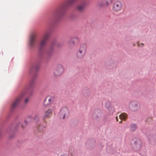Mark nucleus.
I'll use <instances>...</instances> for the list:
<instances>
[{"label": "nucleus", "instance_id": "nucleus-15", "mask_svg": "<svg viewBox=\"0 0 156 156\" xmlns=\"http://www.w3.org/2000/svg\"><path fill=\"white\" fill-rule=\"evenodd\" d=\"M101 115V112L100 110H96L93 114V116L95 119H97L100 117Z\"/></svg>", "mask_w": 156, "mask_h": 156}, {"label": "nucleus", "instance_id": "nucleus-19", "mask_svg": "<svg viewBox=\"0 0 156 156\" xmlns=\"http://www.w3.org/2000/svg\"><path fill=\"white\" fill-rule=\"evenodd\" d=\"M90 90L87 88H85L83 90V94L85 97L88 96L90 95Z\"/></svg>", "mask_w": 156, "mask_h": 156}, {"label": "nucleus", "instance_id": "nucleus-9", "mask_svg": "<svg viewBox=\"0 0 156 156\" xmlns=\"http://www.w3.org/2000/svg\"><path fill=\"white\" fill-rule=\"evenodd\" d=\"M49 36V33L47 32L44 34L42 40L40 42V47L41 48H42L45 46L46 42Z\"/></svg>", "mask_w": 156, "mask_h": 156}, {"label": "nucleus", "instance_id": "nucleus-12", "mask_svg": "<svg viewBox=\"0 0 156 156\" xmlns=\"http://www.w3.org/2000/svg\"><path fill=\"white\" fill-rule=\"evenodd\" d=\"M133 148L134 150L136 151H140L141 148V142L138 139H136L134 142Z\"/></svg>", "mask_w": 156, "mask_h": 156}, {"label": "nucleus", "instance_id": "nucleus-31", "mask_svg": "<svg viewBox=\"0 0 156 156\" xmlns=\"http://www.w3.org/2000/svg\"><path fill=\"white\" fill-rule=\"evenodd\" d=\"M61 156H68L67 155H62Z\"/></svg>", "mask_w": 156, "mask_h": 156}, {"label": "nucleus", "instance_id": "nucleus-4", "mask_svg": "<svg viewBox=\"0 0 156 156\" xmlns=\"http://www.w3.org/2000/svg\"><path fill=\"white\" fill-rule=\"evenodd\" d=\"M64 69L62 66L61 64L58 65L54 71L53 74L56 76L61 75L63 72Z\"/></svg>", "mask_w": 156, "mask_h": 156}, {"label": "nucleus", "instance_id": "nucleus-10", "mask_svg": "<svg viewBox=\"0 0 156 156\" xmlns=\"http://www.w3.org/2000/svg\"><path fill=\"white\" fill-rule=\"evenodd\" d=\"M54 100L53 96H48L45 99L44 104L45 106L49 105L54 102Z\"/></svg>", "mask_w": 156, "mask_h": 156}, {"label": "nucleus", "instance_id": "nucleus-14", "mask_svg": "<svg viewBox=\"0 0 156 156\" xmlns=\"http://www.w3.org/2000/svg\"><path fill=\"white\" fill-rule=\"evenodd\" d=\"M111 1V0H104L102 1H99L97 2L96 5L97 6L100 7L108 6L109 4V2Z\"/></svg>", "mask_w": 156, "mask_h": 156}, {"label": "nucleus", "instance_id": "nucleus-2", "mask_svg": "<svg viewBox=\"0 0 156 156\" xmlns=\"http://www.w3.org/2000/svg\"><path fill=\"white\" fill-rule=\"evenodd\" d=\"M27 92L26 91H23L20 95L18 96L13 101L11 105V108L14 109L17 107L22 99L26 95Z\"/></svg>", "mask_w": 156, "mask_h": 156}, {"label": "nucleus", "instance_id": "nucleus-24", "mask_svg": "<svg viewBox=\"0 0 156 156\" xmlns=\"http://www.w3.org/2000/svg\"><path fill=\"white\" fill-rule=\"evenodd\" d=\"M30 98L29 97L26 98L24 101V103L25 104H27L28 102V101L29 100Z\"/></svg>", "mask_w": 156, "mask_h": 156}, {"label": "nucleus", "instance_id": "nucleus-22", "mask_svg": "<svg viewBox=\"0 0 156 156\" xmlns=\"http://www.w3.org/2000/svg\"><path fill=\"white\" fill-rule=\"evenodd\" d=\"M35 81L34 79H31L30 82L29 84L31 87H32L34 84Z\"/></svg>", "mask_w": 156, "mask_h": 156}, {"label": "nucleus", "instance_id": "nucleus-20", "mask_svg": "<svg viewBox=\"0 0 156 156\" xmlns=\"http://www.w3.org/2000/svg\"><path fill=\"white\" fill-rule=\"evenodd\" d=\"M137 129V126L135 124H132L130 126V129L132 131H134Z\"/></svg>", "mask_w": 156, "mask_h": 156}, {"label": "nucleus", "instance_id": "nucleus-25", "mask_svg": "<svg viewBox=\"0 0 156 156\" xmlns=\"http://www.w3.org/2000/svg\"><path fill=\"white\" fill-rule=\"evenodd\" d=\"M152 119V118H148L147 120H146V121L147 122H148V123H150V122L151 121Z\"/></svg>", "mask_w": 156, "mask_h": 156}, {"label": "nucleus", "instance_id": "nucleus-28", "mask_svg": "<svg viewBox=\"0 0 156 156\" xmlns=\"http://www.w3.org/2000/svg\"><path fill=\"white\" fill-rule=\"evenodd\" d=\"M116 119L117 121H119L118 119V117L117 116L116 117Z\"/></svg>", "mask_w": 156, "mask_h": 156}, {"label": "nucleus", "instance_id": "nucleus-30", "mask_svg": "<svg viewBox=\"0 0 156 156\" xmlns=\"http://www.w3.org/2000/svg\"><path fill=\"white\" fill-rule=\"evenodd\" d=\"M25 124L26 125V124H27V121H25Z\"/></svg>", "mask_w": 156, "mask_h": 156}, {"label": "nucleus", "instance_id": "nucleus-1", "mask_svg": "<svg viewBox=\"0 0 156 156\" xmlns=\"http://www.w3.org/2000/svg\"><path fill=\"white\" fill-rule=\"evenodd\" d=\"M76 0H67L65 3L58 9L53 14V17L55 19L59 18L62 15L64 10L69 6L72 5Z\"/></svg>", "mask_w": 156, "mask_h": 156}, {"label": "nucleus", "instance_id": "nucleus-6", "mask_svg": "<svg viewBox=\"0 0 156 156\" xmlns=\"http://www.w3.org/2000/svg\"><path fill=\"white\" fill-rule=\"evenodd\" d=\"M122 3L119 1H116L114 4L113 10L115 12H118L122 10Z\"/></svg>", "mask_w": 156, "mask_h": 156}, {"label": "nucleus", "instance_id": "nucleus-16", "mask_svg": "<svg viewBox=\"0 0 156 156\" xmlns=\"http://www.w3.org/2000/svg\"><path fill=\"white\" fill-rule=\"evenodd\" d=\"M119 118L121 120V121L119 122H121V120H125L127 117V115L125 113H122L120 115H119Z\"/></svg>", "mask_w": 156, "mask_h": 156}, {"label": "nucleus", "instance_id": "nucleus-27", "mask_svg": "<svg viewBox=\"0 0 156 156\" xmlns=\"http://www.w3.org/2000/svg\"><path fill=\"white\" fill-rule=\"evenodd\" d=\"M38 118H39V117L37 115H36L35 116V118H34V119L35 120H36V119H38Z\"/></svg>", "mask_w": 156, "mask_h": 156}, {"label": "nucleus", "instance_id": "nucleus-8", "mask_svg": "<svg viewBox=\"0 0 156 156\" xmlns=\"http://www.w3.org/2000/svg\"><path fill=\"white\" fill-rule=\"evenodd\" d=\"M39 65L36 63H34L29 69V73L30 74H33L36 73L39 69Z\"/></svg>", "mask_w": 156, "mask_h": 156}, {"label": "nucleus", "instance_id": "nucleus-7", "mask_svg": "<svg viewBox=\"0 0 156 156\" xmlns=\"http://www.w3.org/2000/svg\"><path fill=\"white\" fill-rule=\"evenodd\" d=\"M69 112L67 108L66 107L62 108L59 113V116L60 119H64L68 115Z\"/></svg>", "mask_w": 156, "mask_h": 156}, {"label": "nucleus", "instance_id": "nucleus-18", "mask_svg": "<svg viewBox=\"0 0 156 156\" xmlns=\"http://www.w3.org/2000/svg\"><path fill=\"white\" fill-rule=\"evenodd\" d=\"M85 5L84 4H81L78 5L76 7V9L80 12L83 11L85 8Z\"/></svg>", "mask_w": 156, "mask_h": 156}, {"label": "nucleus", "instance_id": "nucleus-11", "mask_svg": "<svg viewBox=\"0 0 156 156\" xmlns=\"http://www.w3.org/2000/svg\"><path fill=\"white\" fill-rule=\"evenodd\" d=\"M52 109L49 108L45 112L44 115L43 116V118L44 123H46V119L47 118H50L52 116Z\"/></svg>", "mask_w": 156, "mask_h": 156}, {"label": "nucleus", "instance_id": "nucleus-23", "mask_svg": "<svg viewBox=\"0 0 156 156\" xmlns=\"http://www.w3.org/2000/svg\"><path fill=\"white\" fill-rule=\"evenodd\" d=\"M75 38L72 39L69 41V42L68 44L69 45L73 44H74V40Z\"/></svg>", "mask_w": 156, "mask_h": 156}, {"label": "nucleus", "instance_id": "nucleus-29", "mask_svg": "<svg viewBox=\"0 0 156 156\" xmlns=\"http://www.w3.org/2000/svg\"><path fill=\"white\" fill-rule=\"evenodd\" d=\"M32 119V117H31V116H30V117H29L27 118V119Z\"/></svg>", "mask_w": 156, "mask_h": 156}, {"label": "nucleus", "instance_id": "nucleus-13", "mask_svg": "<svg viewBox=\"0 0 156 156\" xmlns=\"http://www.w3.org/2000/svg\"><path fill=\"white\" fill-rule=\"evenodd\" d=\"M37 37V34L36 33H33L31 34L29 41V44L31 46H33L36 41Z\"/></svg>", "mask_w": 156, "mask_h": 156}, {"label": "nucleus", "instance_id": "nucleus-3", "mask_svg": "<svg viewBox=\"0 0 156 156\" xmlns=\"http://www.w3.org/2000/svg\"><path fill=\"white\" fill-rule=\"evenodd\" d=\"M129 108L132 112H136L140 108V104L138 101H132L129 103Z\"/></svg>", "mask_w": 156, "mask_h": 156}, {"label": "nucleus", "instance_id": "nucleus-5", "mask_svg": "<svg viewBox=\"0 0 156 156\" xmlns=\"http://www.w3.org/2000/svg\"><path fill=\"white\" fill-rule=\"evenodd\" d=\"M86 51V47L85 45H82L80 46L79 50L76 53V55L78 58H82L85 55Z\"/></svg>", "mask_w": 156, "mask_h": 156}, {"label": "nucleus", "instance_id": "nucleus-32", "mask_svg": "<svg viewBox=\"0 0 156 156\" xmlns=\"http://www.w3.org/2000/svg\"><path fill=\"white\" fill-rule=\"evenodd\" d=\"M22 127H24V126H23V125H22Z\"/></svg>", "mask_w": 156, "mask_h": 156}, {"label": "nucleus", "instance_id": "nucleus-21", "mask_svg": "<svg viewBox=\"0 0 156 156\" xmlns=\"http://www.w3.org/2000/svg\"><path fill=\"white\" fill-rule=\"evenodd\" d=\"M45 127V126H43L41 125H39L37 128L38 131L40 132H42Z\"/></svg>", "mask_w": 156, "mask_h": 156}, {"label": "nucleus", "instance_id": "nucleus-26", "mask_svg": "<svg viewBox=\"0 0 156 156\" xmlns=\"http://www.w3.org/2000/svg\"><path fill=\"white\" fill-rule=\"evenodd\" d=\"M137 45L138 46L142 47L144 46V44H143L142 43H141L140 44H139V43H138L137 44Z\"/></svg>", "mask_w": 156, "mask_h": 156}, {"label": "nucleus", "instance_id": "nucleus-17", "mask_svg": "<svg viewBox=\"0 0 156 156\" xmlns=\"http://www.w3.org/2000/svg\"><path fill=\"white\" fill-rule=\"evenodd\" d=\"M105 107L109 110H113V108L112 107L111 103L110 102L107 101L105 105Z\"/></svg>", "mask_w": 156, "mask_h": 156}]
</instances>
